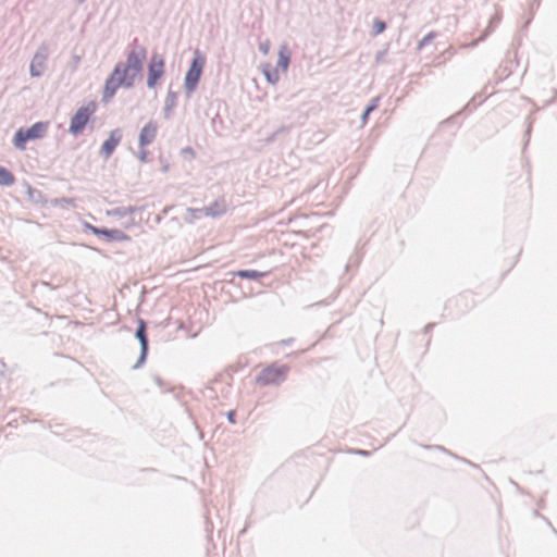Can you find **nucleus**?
I'll list each match as a JSON object with an SVG mask.
<instances>
[{
    "mask_svg": "<svg viewBox=\"0 0 557 557\" xmlns=\"http://www.w3.org/2000/svg\"><path fill=\"white\" fill-rule=\"evenodd\" d=\"M136 337L140 342V346H141L140 359L144 360L146 358L147 350H148V339H147V336H146V324H145V322L143 320L139 321V325H138V329L136 331Z\"/></svg>",
    "mask_w": 557,
    "mask_h": 557,
    "instance_id": "nucleus-11",
    "label": "nucleus"
},
{
    "mask_svg": "<svg viewBox=\"0 0 557 557\" xmlns=\"http://www.w3.org/2000/svg\"><path fill=\"white\" fill-rule=\"evenodd\" d=\"M287 371L286 366L271 364L260 372L256 382L261 386L280 384L285 380Z\"/></svg>",
    "mask_w": 557,
    "mask_h": 557,
    "instance_id": "nucleus-5",
    "label": "nucleus"
},
{
    "mask_svg": "<svg viewBox=\"0 0 557 557\" xmlns=\"http://www.w3.org/2000/svg\"><path fill=\"white\" fill-rule=\"evenodd\" d=\"M235 416H236V413H235V411H234V410H232V411H230V412L227 413V419H228V421H230L231 423H235V422H236V420H235Z\"/></svg>",
    "mask_w": 557,
    "mask_h": 557,
    "instance_id": "nucleus-22",
    "label": "nucleus"
},
{
    "mask_svg": "<svg viewBox=\"0 0 557 557\" xmlns=\"http://www.w3.org/2000/svg\"><path fill=\"white\" fill-rule=\"evenodd\" d=\"M435 33H430L428 34L426 36H424L422 38V40L419 42L418 45V48L421 49L422 47H424L426 44H429L434 37H435Z\"/></svg>",
    "mask_w": 557,
    "mask_h": 557,
    "instance_id": "nucleus-18",
    "label": "nucleus"
},
{
    "mask_svg": "<svg viewBox=\"0 0 557 557\" xmlns=\"http://www.w3.org/2000/svg\"><path fill=\"white\" fill-rule=\"evenodd\" d=\"M96 111L97 103L95 101H89L79 107L71 120L70 133L73 135L82 133Z\"/></svg>",
    "mask_w": 557,
    "mask_h": 557,
    "instance_id": "nucleus-4",
    "label": "nucleus"
},
{
    "mask_svg": "<svg viewBox=\"0 0 557 557\" xmlns=\"http://www.w3.org/2000/svg\"><path fill=\"white\" fill-rule=\"evenodd\" d=\"M205 65L206 58L199 51H196L191 65L185 76L186 89L191 91L197 87Z\"/></svg>",
    "mask_w": 557,
    "mask_h": 557,
    "instance_id": "nucleus-6",
    "label": "nucleus"
},
{
    "mask_svg": "<svg viewBox=\"0 0 557 557\" xmlns=\"http://www.w3.org/2000/svg\"><path fill=\"white\" fill-rule=\"evenodd\" d=\"M290 61V51L286 45H283L278 50V58L276 65L265 63L262 66V72L270 84H276L280 81L281 74L285 73L288 69Z\"/></svg>",
    "mask_w": 557,
    "mask_h": 557,
    "instance_id": "nucleus-2",
    "label": "nucleus"
},
{
    "mask_svg": "<svg viewBox=\"0 0 557 557\" xmlns=\"http://www.w3.org/2000/svg\"><path fill=\"white\" fill-rule=\"evenodd\" d=\"M145 47H134L127 54L125 63H117L108 77L103 88V101H109L120 87L131 88L140 78L143 63L146 60Z\"/></svg>",
    "mask_w": 557,
    "mask_h": 557,
    "instance_id": "nucleus-1",
    "label": "nucleus"
},
{
    "mask_svg": "<svg viewBox=\"0 0 557 557\" xmlns=\"http://www.w3.org/2000/svg\"><path fill=\"white\" fill-rule=\"evenodd\" d=\"M48 126V122H37L28 128L17 129L13 138L14 146L20 150H24L28 140L42 138L47 133Z\"/></svg>",
    "mask_w": 557,
    "mask_h": 557,
    "instance_id": "nucleus-3",
    "label": "nucleus"
},
{
    "mask_svg": "<svg viewBox=\"0 0 557 557\" xmlns=\"http://www.w3.org/2000/svg\"><path fill=\"white\" fill-rule=\"evenodd\" d=\"M385 23L383 21H380V20H376L373 24V28H374V33L375 34H380L382 32H384L385 29Z\"/></svg>",
    "mask_w": 557,
    "mask_h": 557,
    "instance_id": "nucleus-16",
    "label": "nucleus"
},
{
    "mask_svg": "<svg viewBox=\"0 0 557 557\" xmlns=\"http://www.w3.org/2000/svg\"><path fill=\"white\" fill-rule=\"evenodd\" d=\"M30 75L34 77H38L42 74L45 70V58L40 55H35L30 63Z\"/></svg>",
    "mask_w": 557,
    "mask_h": 557,
    "instance_id": "nucleus-12",
    "label": "nucleus"
},
{
    "mask_svg": "<svg viewBox=\"0 0 557 557\" xmlns=\"http://www.w3.org/2000/svg\"><path fill=\"white\" fill-rule=\"evenodd\" d=\"M134 211H135V209H134V208H128V209H127V210H125V211L115 210V211H114V214L122 215V214H125V213H132V212H134Z\"/></svg>",
    "mask_w": 557,
    "mask_h": 557,
    "instance_id": "nucleus-21",
    "label": "nucleus"
},
{
    "mask_svg": "<svg viewBox=\"0 0 557 557\" xmlns=\"http://www.w3.org/2000/svg\"><path fill=\"white\" fill-rule=\"evenodd\" d=\"M86 228L90 231L92 234L98 236H104L110 240H117V242H127L129 240V236L125 234L124 232L120 230H103L96 227L91 224H86Z\"/></svg>",
    "mask_w": 557,
    "mask_h": 557,
    "instance_id": "nucleus-8",
    "label": "nucleus"
},
{
    "mask_svg": "<svg viewBox=\"0 0 557 557\" xmlns=\"http://www.w3.org/2000/svg\"><path fill=\"white\" fill-rule=\"evenodd\" d=\"M376 108V103L373 102L371 106H369L366 111L363 112L362 120L363 122L367 121L369 114Z\"/></svg>",
    "mask_w": 557,
    "mask_h": 557,
    "instance_id": "nucleus-20",
    "label": "nucleus"
},
{
    "mask_svg": "<svg viewBox=\"0 0 557 557\" xmlns=\"http://www.w3.org/2000/svg\"><path fill=\"white\" fill-rule=\"evenodd\" d=\"M164 72V58L159 53H153L148 64L147 86L149 88H154L158 82L163 77Z\"/></svg>",
    "mask_w": 557,
    "mask_h": 557,
    "instance_id": "nucleus-7",
    "label": "nucleus"
},
{
    "mask_svg": "<svg viewBox=\"0 0 557 557\" xmlns=\"http://www.w3.org/2000/svg\"><path fill=\"white\" fill-rule=\"evenodd\" d=\"M259 49L263 54H268L270 51V41L265 40L264 42H261Z\"/></svg>",
    "mask_w": 557,
    "mask_h": 557,
    "instance_id": "nucleus-19",
    "label": "nucleus"
},
{
    "mask_svg": "<svg viewBox=\"0 0 557 557\" xmlns=\"http://www.w3.org/2000/svg\"><path fill=\"white\" fill-rule=\"evenodd\" d=\"M158 124L156 122H148L140 131L139 146L144 148L150 145L157 137Z\"/></svg>",
    "mask_w": 557,
    "mask_h": 557,
    "instance_id": "nucleus-9",
    "label": "nucleus"
},
{
    "mask_svg": "<svg viewBox=\"0 0 557 557\" xmlns=\"http://www.w3.org/2000/svg\"><path fill=\"white\" fill-rule=\"evenodd\" d=\"M121 139H122V134H121L120 129H113L110 133L109 138L102 144V147H101V152L103 153V156L106 158H109L112 154L114 149L120 144Z\"/></svg>",
    "mask_w": 557,
    "mask_h": 557,
    "instance_id": "nucleus-10",
    "label": "nucleus"
},
{
    "mask_svg": "<svg viewBox=\"0 0 557 557\" xmlns=\"http://www.w3.org/2000/svg\"><path fill=\"white\" fill-rule=\"evenodd\" d=\"M14 183V175L7 169L0 166V185L10 186Z\"/></svg>",
    "mask_w": 557,
    "mask_h": 557,
    "instance_id": "nucleus-13",
    "label": "nucleus"
},
{
    "mask_svg": "<svg viewBox=\"0 0 557 557\" xmlns=\"http://www.w3.org/2000/svg\"><path fill=\"white\" fill-rule=\"evenodd\" d=\"M358 454L360 455H367V451H363V450H359Z\"/></svg>",
    "mask_w": 557,
    "mask_h": 557,
    "instance_id": "nucleus-23",
    "label": "nucleus"
},
{
    "mask_svg": "<svg viewBox=\"0 0 557 557\" xmlns=\"http://www.w3.org/2000/svg\"><path fill=\"white\" fill-rule=\"evenodd\" d=\"M207 212H208V214H211L214 216V215L225 212V207L223 205L220 206L218 202H215L212 207L207 209Z\"/></svg>",
    "mask_w": 557,
    "mask_h": 557,
    "instance_id": "nucleus-15",
    "label": "nucleus"
},
{
    "mask_svg": "<svg viewBox=\"0 0 557 557\" xmlns=\"http://www.w3.org/2000/svg\"><path fill=\"white\" fill-rule=\"evenodd\" d=\"M435 33H430L428 34L426 36H424L422 38V40L419 42L418 45V48L421 49L422 47H424L426 44H429L434 37H435Z\"/></svg>",
    "mask_w": 557,
    "mask_h": 557,
    "instance_id": "nucleus-17",
    "label": "nucleus"
},
{
    "mask_svg": "<svg viewBox=\"0 0 557 557\" xmlns=\"http://www.w3.org/2000/svg\"><path fill=\"white\" fill-rule=\"evenodd\" d=\"M236 275L242 278L258 280L264 275V273L255 270H240L236 272Z\"/></svg>",
    "mask_w": 557,
    "mask_h": 557,
    "instance_id": "nucleus-14",
    "label": "nucleus"
}]
</instances>
